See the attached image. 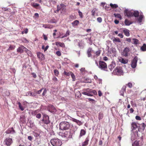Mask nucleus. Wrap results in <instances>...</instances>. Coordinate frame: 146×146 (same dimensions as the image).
Wrapping results in <instances>:
<instances>
[{"label":"nucleus","instance_id":"nucleus-1","mask_svg":"<svg viewBox=\"0 0 146 146\" xmlns=\"http://www.w3.org/2000/svg\"><path fill=\"white\" fill-rule=\"evenodd\" d=\"M84 90L86 91H84L82 92V94L90 96H92L93 95H97V92L95 90L90 89L89 88L85 89Z\"/></svg>","mask_w":146,"mask_h":146},{"label":"nucleus","instance_id":"nucleus-2","mask_svg":"<svg viewBox=\"0 0 146 146\" xmlns=\"http://www.w3.org/2000/svg\"><path fill=\"white\" fill-rule=\"evenodd\" d=\"M60 129L62 130L68 129L70 127V124L69 122L66 121H62L60 124Z\"/></svg>","mask_w":146,"mask_h":146},{"label":"nucleus","instance_id":"nucleus-3","mask_svg":"<svg viewBox=\"0 0 146 146\" xmlns=\"http://www.w3.org/2000/svg\"><path fill=\"white\" fill-rule=\"evenodd\" d=\"M98 67L102 70L107 71V65L106 63L102 61H100L99 62Z\"/></svg>","mask_w":146,"mask_h":146},{"label":"nucleus","instance_id":"nucleus-4","mask_svg":"<svg viewBox=\"0 0 146 146\" xmlns=\"http://www.w3.org/2000/svg\"><path fill=\"white\" fill-rule=\"evenodd\" d=\"M123 72L121 67L119 66H117L114 70L113 73L117 75H120Z\"/></svg>","mask_w":146,"mask_h":146},{"label":"nucleus","instance_id":"nucleus-5","mask_svg":"<svg viewBox=\"0 0 146 146\" xmlns=\"http://www.w3.org/2000/svg\"><path fill=\"white\" fill-rule=\"evenodd\" d=\"M70 132L69 131H65L64 132H60L59 133V135L61 136L62 137L69 138L70 137Z\"/></svg>","mask_w":146,"mask_h":146},{"label":"nucleus","instance_id":"nucleus-6","mask_svg":"<svg viewBox=\"0 0 146 146\" xmlns=\"http://www.w3.org/2000/svg\"><path fill=\"white\" fill-rule=\"evenodd\" d=\"M137 60V56H135L131 62V66L132 68H134L136 67Z\"/></svg>","mask_w":146,"mask_h":146},{"label":"nucleus","instance_id":"nucleus-7","mask_svg":"<svg viewBox=\"0 0 146 146\" xmlns=\"http://www.w3.org/2000/svg\"><path fill=\"white\" fill-rule=\"evenodd\" d=\"M129 51L130 50L129 48L126 47L123 50L121 53V55L125 57H126L128 55L129 52Z\"/></svg>","mask_w":146,"mask_h":146},{"label":"nucleus","instance_id":"nucleus-8","mask_svg":"<svg viewBox=\"0 0 146 146\" xmlns=\"http://www.w3.org/2000/svg\"><path fill=\"white\" fill-rule=\"evenodd\" d=\"M13 142L12 139L10 138H6L4 141L5 144L8 146H10Z\"/></svg>","mask_w":146,"mask_h":146},{"label":"nucleus","instance_id":"nucleus-9","mask_svg":"<svg viewBox=\"0 0 146 146\" xmlns=\"http://www.w3.org/2000/svg\"><path fill=\"white\" fill-rule=\"evenodd\" d=\"M68 118L72 121L76 122L79 125H81L82 124V123L81 121L74 118H72L70 116H68Z\"/></svg>","mask_w":146,"mask_h":146},{"label":"nucleus","instance_id":"nucleus-10","mask_svg":"<svg viewBox=\"0 0 146 146\" xmlns=\"http://www.w3.org/2000/svg\"><path fill=\"white\" fill-rule=\"evenodd\" d=\"M42 121L44 123L46 124H48L50 123V121L49 120V117L46 115H43Z\"/></svg>","mask_w":146,"mask_h":146},{"label":"nucleus","instance_id":"nucleus-11","mask_svg":"<svg viewBox=\"0 0 146 146\" xmlns=\"http://www.w3.org/2000/svg\"><path fill=\"white\" fill-rule=\"evenodd\" d=\"M124 14L125 16H126L128 17L133 16V12L127 9L124 11Z\"/></svg>","mask_w":146,"mask_h":146},{"label":"nucleus","instance_id":"nucleus-12","mask_svg":"<svg viewBox=\"0 0 146 146\" xmlns=\"http://www.w3.org/2000/svg\"><path fill=\"white\" fill-rule=\"evenodd\" d=\"M142 144L140 141L136 140L132 144V146H141Z\"/></svg>","mask_w":146,"mask_h":146},{"label":"nucleus","instance_id":"nucleus-13","mask_svg":"<svg viewBox=\"0 0 146 146\" xmlns=\"http://www.w3.org/2000/svg\"><path fill=\"white\" fill-rule=\"evenodd\" d=\"M116 63L115 62L112 61L111 64L108 66V68L111 71L115 66Z\"/></svg>","mask_w":146,"mask_h":146},{"label":"nucleus","instance_id":"nucleus-14","mask_svg":"<svg viewBox=\"0 0 146 146\" xmlns=\"http://www.w3.org/2000/svg\"><path fill=\"white\" fill-rule=\"evenodd\" d=\"M37 55L38 58L42 60L44 59V55L43 54L40 52H38L37 53Z\"/></svg>","mask_w":146,"mask_h":146},{"label":"nucleus","instance_id":"nucleus-15","mask_svg":"<svg viewBox=\"0 0 146 146\" xmlns=\"http://www.w3.org/2000/svg\"><path fill=\"white\" fill-rule=\"evenodd\" d=\"M24 48H25L24 46L21 45L17 48V52L20 53H23L24 51Z\"/></svg>","mask_w":146,"mask_h":146},{"label":"nucleus","instance_id":"nucleus-16","mask_svg":"<svg viewBox=\"0 0 146 146\" xmlns=\"http://www.w3.org/2000/svg\"><path fill=\"white\" fill-rule=\"evenodd\" d=\"M64 5L63 4H61L60 5H57L56 11L58 12L61 9H63L64 8Z\"/></svg>","mask_w":146,"mask_h":146},{"label":"nucleus","instance_id":"nucleus-17","mask_svg":"<svg viewBox=\"0 0 146 146\" xmlns=\"http://www.w3.org/2000/svg\"><path fill=\"white\" fill-rule=\"evenodd\" d=\"M86 133V131L85 130L82 129L81 130L80 135H79V138H80L82 136L85 135Z\"/></svg>","mask_w":146,"mask_h":146},{"label":"nucleus","instance_id":"nucleus-18","mask_svg":"<svg viewBox=\"0 0 146 146\" xmlns=\"http://www.w3.org/2000/svg\"><path fill=\"white\" fill-rule=\"evenodd\" d=\"M135 132L137 133V135H136L135 133H134L133 135H132L131 137V139L132 141H133L135 140L136 138H137L138 136L137 134L138 131L136 130Z\"/></svg>","mask_w":146,"mask_h":146},{"label":"nucleus","instance_id":"nucleus-19","mask_svg":"<svg viewBox=\"0 0 146 146\" xmlns=\"http://www.w3.org/2000/svg\"><path fill=\"white\" fill-rule=\"evenodd\" d=\"M119 61L120 62L124 64H126L128 62V60L124 59L122 58H120L119 59Z\"/></svg>","mask_w":146,"mask_h":146},{"label":"nucleus","instance_id":"nucleus-20","mask_svg":"<svg viewBox=\"0 0 146 146\" xmlns=\"http://www.w3.org/2000/svg\"><path fill=\"white\" fill-rule=\"evenodd\" d=\"M89 141V138L88 137L86 138L85 141L83 142L82 143V146H86L87 145Z\"/></svg>","mask_w":146,"mask_h":146},{"label":"nucleus","instance_id":"nucleus-21","mask_svg":"<svg viewBox=\"0 0 146 146\" xmlns=\"http://www.w3.org/2000/svg\"><path fill=\"white\" fill-rule=\"evenodd\" d=\"M93 51V50H92V49L91 48H90L88 49L87 52V53L88 54V57H91V53H92Z\"/></svg>","mask_w":146,"mask_h":146},{"label":"nucleus","instance_id":"nucleus-22","mask_svg":"<svg viewBox=\"0 0 146 146\" xmlns=\"http://www.w3.org/2000/svg\"><path fill=\"white\" fill-rule=\"evenodd\" d=\"M131 129L132 130H135L137 127V124L135 122H133L131 124Z\"/></svg>","mask_w":146,"mask_h":146},{"label":"nucleus","instance_id":"nucleus-23","mask_svg":"<svg viewBox=\"0 0 146 146\" xmlns=\"http://www.w3.org/2000/svg\"><path fill=\"white\" fill-rule=\"evenodd\" d=\"M13 133L15 132V131L13 127L9 128L6 131L5 133L7 134H9Z\"/></svg>","mask_w":146,"mask_h":146},{"label":"nucleus","instance_id":"nucleus-24","mask_svg":"<svg viewBox=\"0 0 146 146\" xmlns=\"http://www.w3.org/2000/svg\"><path fill=\"white\" fill-rule=\"evenodd\" d=\"M126 88V86H123L120 91V93L122 96L123 95L124 92H125Z\"/></svg>","mask_w":146,"mask_h":146},{"label":"nucleus","instance_id":"nucleus-25","mask_svg":"<svg viewBox=\"0 0 146 146\" xmlns=\"http://www.w3.org/2000/svg\"><path fill=\"white\" fill-rule=\"evenodd\" d=\"M124 22L125 25L127 26H129L133 23V22L130 21L127 19L125 20Z\"/></svg>","mask_w":146,"mask_h":146},{"label":"nucleus","instance_id":"nucleus-26","mask_svg":"<svg viewBox=\"0 0 146 146\" xmlns=\"http://www.w3.org/2000/svg\"><path fill=\"white\" fill-rule=\"evenodd\" d=\"M133 16H134L135 17H137L139 15V13L138 11H134L133 12Z\"/></svg>","mask_w":146,"mask_h":146},{"label":"nucleus","instance_id":"nucleus-27","mask_svg":"<svg viewBox=\"0 0 146 146\" xmlns=\"http://www.w3.org/2000/svg\"><path fill=\"white\" fill-rule=\"evenodd\" d=\"M79 23V21L76 20L72 22V24L73 27H74L75 26H77L78 25Z\"/></svg>","mask_w":146,"mask_h":146},{"label":"nucleus","instance_id":"nucleus-28","mask_svg":"<svg viewBox=\"0 0 146 146\" xmlns=\"http://www.w3.org/2000/svg\"><path fill=\"white\" fill-rule=\"evenodd\" d=\"M123 32L124 34L127 36H129L130 35L129 31L127 29H125L123 30Z\"/></svg>","mask_w":146,"mask_h":146},{"label":"nucleus","instance_id":"nucleus-29","mask_svg":"<svg viewBox=\"0 0 146 146\" xmlns=\"http://www.w3.org/2000/svg\"><path fill=\"white\" fill-rule=\"evenodd\" d=\"M31 5L33 7L37 9L38 7L39 6V4L37 3H31Z\"/></svg>","mask_w":146,"mask_h":146},{"label":"nucleus","instance_id":"nucleus-30","mask_svg":"<svg viewBox=\"0 0 146 146\" xmlns=\"http://www.w3.org/2000/svg\"><path fill=\"white\" fill-rule=\"evenodd\" d=\"M113 42L114 43L115 42H121V40L120 39L118 38H114L113 39Z\"/></svg>","mask_w":146,"mask_h":146},{"label":"nucleus","instance_id":"nucleus-31","mask_svg":"<svg viewBox=\"0 0 146 146\" xmlns=\"http://www.w3.org/2000/svg\"><path fill=\"white\" fill-rule=\"evenodd\" d=\"M141 50L142 51H146V44H144L143 45L141 46Z\"/></svg>","mask_w":146,"mask_h":146},{"label":"nucleus","instance_id":"nucleus-32","mask_svg":"<svg viewBox=\"0 0 146 146\" xmlns=\"http://www.w3.org/2000/svg\"><path fill=\"white\" fill-rule=\"evenodd\" d=\"M144 17V16L143 15H141L139 17V18H138V21L139 23H141L142 22L143 19V18Z\"/></svg>","mask_w":146,"mask_h":146},{"label":"nucleus","instance_id":"nucleus-33","mask_svg":"<svg viewBox=\"0 0 146 146\" xmlns=\"http://www.w3.org/2000/svg\"><path fill=\"white\" fill-rule=\"evenodd\" d=\"M110 5L112 8H116L118 7V6L117 4H113L111 3H110Z\"/></svg>","mask_w":146,"mask_h":146},{"label":"nucleus","instance_id":"nucleus-34","mask_svg":"<svg viewBox=\"0 0 146 146\" xmlns=\"http://www.w3.org/2000/svg\"><path fill=\"white\" fill-rule=\"evenodd\" d=\"M114 15L115 17L118 18L119 19H122L121 16V15H120V14H116L115 13H114Z\"/></svg>","mask_w":146,"mask_h":146},{"label":"nucleus","instance_id":"nucleus-35","mask_svg":"<svg viewBox=\"0 0 146 146\" xmlns=\"http://www.w3.org/2000/svg\"><path fill=\"white\" fill-rule=\"evenodd\" d=\"M70 31L69 30H68L65 34L63 36H62L61 38H63L65 37H67L70 35Z\"/></svg>","mask_w":146,"mask_h":146},{"label":"nucleus","instance_id":"nucleus-36","mask_svg":"<svg viewBox=\"0 0 146 146\" xmlns=\"http://www.w3.org/2000/svg\"><path fill=\"white\" fill-rule=\"evenodd\" d=\"M15 46L11 45L9 47L8 50H13L15 48Z\"/></svg>","mask_w":146,"mask_h":146},{"label":"nucleus","instance_id":"nucleus-37","mask_svg":"<svg viewBox=\"0 0 146 146\" xmlns=\"http://www.w3.org/2000/svg\"><path fill=\"white\" fill-rule=\"evenodd\" d=\"M18 104L20 109L22 111H23L24 110V108L21 106V104L20 102H18Z\"/></svg>","mask_w":146,"mask_h":146},{"label":"nucleus","instance_id":"nucleus-38","mask_svg":"<svg viewBox=\"0 0 146 146\" xmlns=\"http://www.w3.org/2000/svg\"><path fill=\"white\" fill-rule=\"evenodd\" d=\"M70 75L73 79V81H74L75 79V76L74 74L72 72L70 73Z\"/></svg>","mask_w":146,"mask_h":146},{"label":"nucleus","instance_id":"nucleus-39","mask_svg":"<svg viewBox=\"0 0 146 146\" xmlns=\"http://www.w3.org/2000/svg\"><path fill=\"white\" fill-rule=\"evenodd\" d=\"M54 72L55 75L56 76H57L59 74V72L58 70L57 69H55L54 70Z\"/></svg>","mask_w":146,"mask_h":146},{"label":"nucleus","instance_id":"nucleus-40","mask_svg":"<svg viewBox=\"0 0 146 146\" xmlns=\"http://www.w3.org/2000/svg\"><path fill=\"white\" fill-rule=\"evenodd\" d=\"M126 85L129 88H131L132 86V83L131 82H129L127 84H126Z\"/></svg>","mask_w":146,"mask_h":146},{"label":"nucleus","instance_id":"nucleus-41","mask_svg":"<svg viewBox=\"0 0 146 146\" xmlns=\"http://www.w3.org/2000/svg\"><path fill=\"white\" fill-rule=\"evenodd\" d=\"M133 40H134V43L135 44H137L139 42V40L138 39L135 38L133 39Z\"/></svg>","mask_w":146,"mask_h":146},{"label":"nucleus","instance_id":"nucleus-42","mask_svg":"<svg viewBox=\"0 0 146 146\" xmlns=\"http://www.w3.org/2000/svg\"><path fill=\"white\" fill-rule=\"evenodd\" d=\"M85 82L86 83H90L92 82L91 80L89 79H86L85 80Z\"/></svg>","mask_w":146,"mask_h":146},{"label":"nucleus","instance_id":"nucleus-43","mask_svg":"<svg viewBox=\"0 0 146 146\" xmlns=\"http://www.w3.org/2000/svg\"><path fill=\"white\" fill-rule=\"evenodd\" d=\"M141 125H142L141 129L143 131L145 128L146 125L144 123H143L141 124Z\"/></svg>","mask_w":146,"mask_h":146},{"label":"nucleus","instance_id":"nucleus-44","mask_svg":"<svg viewBox=\"0 0 146 146\" xmlns=\"http://www.w3.org/2000/svg\"><path fill=\"white\" fill-rule=\"evenodd\" d=\"M56 54L59 56H60L61 55V54L60 52L59 51H57L56 52Z\"/></svg>","mask_w":146,"mask_h":146},{"label":"nucleus","instance_id":"nucleus-45","mask_svg":"<svg viewBox=\"0 0 146 146\" xmlns=\"http://www.w3.org/2000/svg\"><path fill=\"white\" fill-rule=\"evenodd\" d=\"M78 13H79V15L81 18H82L83 17V15L82 13L79 10L78 11Z\"/></svg>","mask_w":146,"mask_h":146},{"label":"nucleus","instance_id":"nucleus-46","mask_svg":"<svg viewBox=\"0 0 146 146\" xmlns=\"http://www.w3.org/2000/svg\"><path fill=\"white\" fill-rule=\"evenodd\" d=\"M100 53L101 52L100 50L96 52L95 53L96 54V56L97 57L99 56L100 55Z\"/></svg>","mask_w":146,"mask_h":146},{"label":"nucleus","instance_id":"nucleus-47","mask_svg":"<svg viewBox=\"0 0 146 146\" xmlns=\"http://www.w3.org/2000/svg\"><path fill=\"white\" fill-rule=\"evenodd\" d=\"M103 117V114L102 113H100L99 116L98 117V119L99 120H100L101 119H102Z\"/></svg>","mask_w":146,"mask_h":146},{"label":"nucleus","instance_id":"nucleus-48","mask_svg":"<svg viewBox=\"0 0 146 146\" xmlns=\"http://www.w3.org/2000/svg\"><path fill=\"white\" fill-rule=\"evenodd\" d=\"M80 71L82 73H84L86 72L85 68H81L80 69Z\"/></svg>","mask_w":146,"mask_h":146},{"label":"nucleus","instance_id":"nucleus-49","mask_svg":"<svg viewBox=\"0 0 146 146\" xmlns=\"http://www.w3.org/2000/svg\"><path fill=\"white\" fill-rule=\"evenodd\" d=\"M41 116V114L40 113H38L37 114H36V118L40 119V118Z\"/></svg>","mask_w":146,"mask_h":146},{"label":"nucleus","instance_id":"nucleus-50","mask_svg":"<svg viewBox=\"0 0 146 146\" xmlns=\"http://www.w3.org/2000/svg\"><path fill=\"white\" fill-rule=\"evenodd\" d=\"M97 21L99 23H101L102 21V19L100 17H99L97 18Z\"/></svg>","mask_w":146,"mask_h":146},{"label":"nucleus","instance_id":"nucleus-51","mask_svg":"<svg viewBox=\"0 0 146 146\" xmlns=\"http://www.w3.org/2000/svg\"><path fill=\"white\" fill-rule=\"evenodd\" d=\"M53 27V26L52 25H47V28L48 29H51Z\"/></svg>","mask_w":146,"mask_h":146},{"label":"nucleus","instance_id":"nucleus-52","mask_svg":"<svg viewBox=\"0 0 146 146\" xmlns=\"http://www.w3.org/2000/svg\"><path fill=\"white\" fill-rule=\"evenodd\" d=\"M135 119L137 120H141V117L139 116L136 115L135 117Z\"/></svg>","mask_w":146,"mask_h":146},{"label":"nucleus","instance_id":"nucleus-53","mask_svg":"<svg viewBox=\"0 0 146 146\" xmlns=\"http://www.w3.org/2000/svg\"><path fill=\"white\" fill-rule=\"evenodd\" d=\"M27 54H28V55L29 56H31L32 55V54L31 53V52L30 50H27Z\"/></svg>","mask_w":146,"mask_h":146},{"label":"nucleus","instance_id":"nucleus-54","mask_svg":"<svg viewBox=\"0 0 146 146\" xmlns=\"http://www.w3.org/2000/svg\"><path fill=\"white\" fill-rule=\"evenodd\" d=\"M47 92V90L46 89H45L43 91V92L42 93V95L43 96H44L45 94H46Z\"/></svg>","mask_w":146,"mask_h":146},{"label":"nucleus","instance_id":"nucleus-55","mask_svg":"<svg viewBox=\"0 0 146 146\" xmlns=\"http://www.w3.org/2000/svg\"><path fill=\"white\" fill-rule=\"evenodd\" d=\"M60 46L62 47H65V45L64 43L63 42H60Z\"/></svg>","mask_w":146,"mask_h":146},{"label":"nucleus","instance_id":"nucleus-56","mask_svg":"<svg viewBox=\"0 0 146 146\" xmlns=\"http://www.w3.org/2000/svg\"><path fill=\"white\" fill-rule=\"evenodd\" d=\"M52 80H53V81L55 82H56L58 81V79L55 76L54 77Z\"/></svg>","mask_w":146,"mask_h":146},{"label":"nucleus","instance_id":"nucleus-57","mask_svg":"<svg viewBox=\"0 0 146 146\" xmlns=\"http://www.w3.org/2000/svg\"><path fill=\"white\" fill-rule=\"evenodd\" d=\"M64 73L65 75L68 76H69L70 75V74L68 72H66V71H64Z\"/></svg>","mask_w":146,"mask_h":146},{"label":"nucleus","instance_id":"nucleus-58","mask_svg":"<svg viewBox=\"0 0 146 146\" xmlns=\"http://www.w3.org/2000/svg\"><path fill=\"white\" fill-rule=\"evenodd\" d=\"M98 95L99 96H101L102 95V93L100 90L98 91Z\"/></svg>","mask_w":146,"mask_h":146},{"label":"nucleus","instance_id":"nucleus-59","mask_svg":"<svg viewBox=\"0 0 146 146\" xmlns=\"http://www.w3.org/2000/svg\"><path fill=\"white\" fill-rule=\"evenodd\" d=\"M131 39L130 38H127L126 39V40L129 42H131Z\"/></svg>","mask_w":146,"mask_h":146},{"label":"nucleus","instance_id":"nucleus-60","mask_svg":"<svg viewBox=\"0 0 146 146\" xmlns=\"http://www.w3.org/2000/svg\"><path fill=\"white\" fill-rule=\"evenodd\" d=\"M108 59L107 57L106 56H104L103 58V60L104 61H107Z\"/></svg>","mask_w":146,"mask_h":146},{"label":"nucleus","instance_id":"nucleus-61","mask_svg":"<svg viewBox=\"0 0 146 146\" xmlns=\"http://www.w3.org/2000/svg\"><path fill=\"white\" fill-rule=\"evenodd\" d=\"M118 36L120 37L121 38H123V35L122 33L119 34L118 35Z\"/></svg>","mask_w":146,"mask_h":146},{"label":"nucleus","instance_id":"nucleus-62","mask_svg":"<svg viewBox=\"0 0 146 146\" xmlns=\"http://www.w3.org/2000/svg\"><path fill=\"white\" fill-rule=\"evenodd\" d=\"M28 139L29 140L31 141L33 139V137L32 136H28Z\"/></svg>","mask_w":146,"mask_h":146},{"label":"nucleus","instance_id":"nucleus-63","mask_svg":"<svg viewBox=\"0 0 146 146\" xmlns=\"http://www.w3.org/2000/svg\"><path fill=\"white\" fill-rule=\"evenodd\" d=\"M43 36L44 37V39L45 40H47L48 38L47 36L46 35H44V34L43 35Z\"/></svg>","mask_w":146,"mask_h":146},{"label":"nucleus","instance_id":"nucleus-64","mask_svg":"<svg viewBox=\"0 0 146 146\" xmlns=\"http://www.w3.org/2000/svg\"><path fill=\"white\" fill-rule=\"evenodd\" d=\"M103 142L101 140H100L99 142V145H102Z\"/></svg>","mask_w":146,"mask_h":146}]
</instances>
